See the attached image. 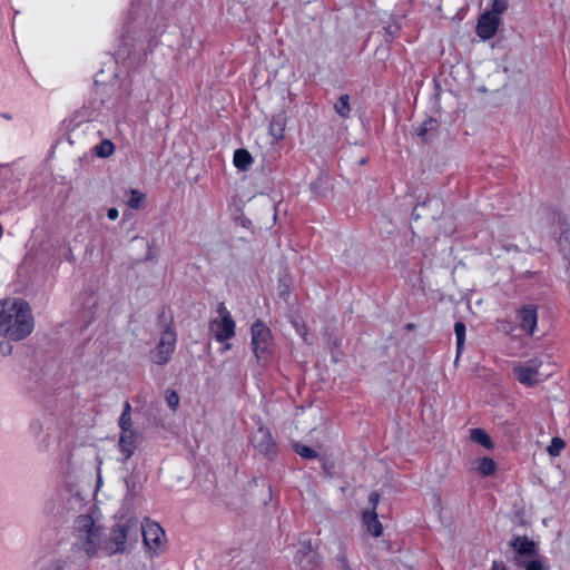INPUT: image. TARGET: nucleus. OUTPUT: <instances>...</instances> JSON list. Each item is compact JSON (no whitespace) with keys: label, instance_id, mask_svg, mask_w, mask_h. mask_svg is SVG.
I'll return each instance as SVG.
<instances>
[{"label":"nucleus","instance_id":"obj_1","mask_svg":"<svg viewBox=\"0 0 570 570\" xmlns=\"http://www.w3.org/2000/svg\"><path fill=\"white\" fill-rule=\"evenodd\" d=\"M35 328L29 304L21 298L0 301V335L19 342L28 337Z\"/></svg>","mask_w":570,"mask_h":570},{"label":"nucleus","instance_id":"obj_2","mask_svg":"<svg viewBox=\"0 0 570 570\" xmlns=\"http://www.w3.org/2000/svg\"><path fill=\"white\" fill-rule=\"evenodd\" d=\"M72 539L75 548L92 558L102 547L104 531L96 524L92 517L81 514L73 521Z\"/></svg>","mask_w":570,"mask_h":570},{"label":"nucleus","instance_id":"obj_3","mask_svg":"<svg viewBox=\"0 0 570 570\" xmlns=\"http://www.w3.org/2000/svg\"><path fill=\"white\" fill-rule=\"evenodd\" d=\"M543 360L534 356L527 361L512 363V373L517 381L524 386H534L550 376V373H542Z\"/></svg>","mask_w":570,"mask_h":570},{"label":"nucleus","instance_id":"obj_4","mask_svg":"<svg viewBox=\"0 0 570 570\" xmlns=\"http://www.w3.org/2000/svg\"><path fill=\"white\" fill-rule=\"evenodd\" d=\"M252 334V350L257 360L262 365H265L271 355L273 348V336L269 327L262 321H256L250 328Z\"/></svg>","mask_w":570,"mask_h":570},{"label":"nucleus","instance_id":"obj_5","mask_svg":"<svg viewBox=\"0 0 570 570\" xmlns=\"http://www.w3.org/2000/svg\"><path fill=\"white\" fill-rule=\"evenodd\" d=\"M176 333L171 325H167L160 334L159 342L151 353V360L155 364L165 365L171 358L176 348Z\"/></svg>","mask_w":570,"mask_h":570},{"label":"nucleus","instance_id":"obj_6","mask_svg":"<svg viewBox=\"0 0 570 570\" xmlns=\"http://www.w3.org/2000/svg\"><path fill=\"white\" fill-rule=\"evenodd\" d=\"M141 533L144 543L148 550L153 551L155 554H158L166 539L164 529L159 525V523L146 519L141 524Z\"/></svg>","mask_w":570,"mask_h":570},{"label":"nucleus","instance_id":"obj_7","mask_svg":"<svg viewBox=\"0 0 570 570\" xmlns=\"http://www.w3.org/2000/svg\"><path fill=\"white\" fill-rule=\"evenodd\" d=\"M236 324L233 318H213L209 322V332L217 342H226L234 337Z\"/></svg>","mask_w":570,"mask_h":570},{"label":"nucleus","instance_id":"obj_8","mask_svg":"<svg viewBox=\"0 0 570 570\" xmlns=\"http://www.w3.org/2000/svg\"><path fill=\"white\" fill-rule=\"evenodd\" d=\"M136 525L134 520H127L122 523H117L110 533V543L112 544L110 553H120L125 551V544L129 535L130 529Z\"/></svg>","mask_w":570,"mask_h":570},{"label":"nucleus","instance_id":"obj_9","mask_svg":"<svg viewBox=\"0 0 570 570\" xmlns=\"http://www.w3.org/2000/svg\"><path fill=\"white\" fill-rule=\"evenodd\" d=\"M517 316L521 330L532 336L538 328V307L533 304L523 305L517 311Z\"/></svg>","mask_w":570,"mask_h":570},{"label":"nucleus","instance_id":"obj_10","mask_svg":"<svg viewBox=\"0 0 570 570\" xmlns=\"http://www.w3.org/2000/svg\"><path fill=\"white\" fill-rule=\"evenodd\" d=\"M253 445L263 454L272 456L276 452V443L267 428L259 426L252 436Z\"/></svg>","mask_w":570,"mask_h":570},{"label":"nucleus","instance_id":"obj_11","mask_svg":"<svg viewBox=\"0 0 570 570\" xmlns=\"http://www.w3.org/2000/svg\"><path fill=\"white\" fill-rule=\"evenodd\" d=\"M500 23L501 18H497L487 11L483 12L476 23L478 37L483 41L491 39L497 33Z\"/></svg>","mask_w":570,"mask_h":570},{"label":"nucleus","instance_id":"obj_12","mask_svg":"<svg viewBox=\"0 0 570 570\" xmlns=\"http://www.w3.org/2000/svg\"><path fill=\"white\" fill-rule=\"evenodd\" d=\"M316 554L313 551V544L309 539H304L299 542V548L294 557L295 562L302 568L307 569L315 566Z\"/></svg>","mask_w":570,"mask_h":570},{"label":"nucleus","instance_id":"obj_13","mask_svg":"<svg viewBox=\"0 0 570 570\" xmlns=\"http://www.w3.org/2000/svg\"><path fill=\"white\" fill-rule=\"evenodd\" d=\"M129 26L126 29V32L121 36L120 43L118 45L115 56L117 60H126L131 57L134 53L137 45H134L131 42L135 41V38H132L130 35Z\"/></svg>","mask_w":570,"mask_h":570},{"label":"nucleus","instance_id":"obj_14","mask_svg":"<svg viewBox=\"0 0 570 570\" xmlns=\"http://www.w3.org/2000/svg\"><path fill=\"white\" fill-rule=\"evenodd\" d=\"M511 547L518 557L528 558L537 553L534 541L530 540L528 537H515L511 542Z\"/></svg>","mask_w":570,"mask_h":570},{"label":"nucleus","instance_id":"obj_15","mask_svg":"<svg viewBox=\"0 0 570 570\" xmlns=\"http://www.w3.org/2000/svg\"><path fill=\"white\" fill-rule=\"evenodd\" d=\"M362 521L371 535L379 538L382 534L383 527L375 511H364Z\"/></svg>","mask_w":570,"mask_h":570},{"label":"nucleus","instance_id":"obj_16","mask_svg":"<svg viewBox=\"0 0 570 570\" xmlns=\"http://www.w3.org/2000/svg\"><path fill=\"white\" fill-rule=\"evenodd\" d=\"M119 449L124 455L122 461H127L134 454L136 449L135 432H124L120 434Z\"/></svg>","mask_w":570,"mask_h":570},{"label":"nucleus","instance_id":"obj_17","mask_svg":"<svg viewBox=\"0 0 570 570\" xmlns=\"http://www.w3.org/2000/svg\"><path fill=\"white\" fill-rule=\"evenodd\" d=\"M233 163L237 169L245 171L253 163V157L248 150L240 148L235 150Z\"/></svg>","mask_w":570,"mask_h":570},{"label":"nucleus","instance_id":"obj_18","mask_svg":"<svg viewBox=\"0 0 570 570\" xmlns=\"http://www.w3.org/2000/svg\"><path fill=\"white\" fill-rule=\"evenodd\" d=\"M286 121L283 116L273 117L269 122V134L275 140L284 138Z\"/></svg>","mask_w":570,"mask_h":570},{"label":"nucleus","instance_id":"obj_19","mask_svg":"<svg viewBox=\"0 0 570 570\" xmlns=\"http://www.w3.org/2000/svg\"><path fill=\"white\" fill-rule=\"evenodd\" d=\"M470 439L490 450L493 448V443L489 436V434L483 429H471L470 430Z\"/></svg>","mask_w":570,"mask_h":570},{"label":"nucleus","instance_id":"obj_20","mask_svg":"<svg viewBox=\"0 0 570 570\" xmlns=\"http://www.w3.org/2000/svg\"><path fill=\"white\" fill-rule=\"evenodd\" d=\"M476 469L481 476H490L495 472L497 464L490 456H483L478 460Z\"/></svg>","mask_w":570,"mask_h":570},{"label":"nucleus","instance_id":"obj_21","mask_svg":"<svg viewBox=\"0 0 570 570\" xmlns=\"http://www.w3.org/2000/svg\"><path fill=\"white\" fill-rule=\"evenodd\" d=\"M119 428L121 429V433L124 432H134L132 430V420H131V406L128 401L125 402L124 412L119 417Z\"/></svg>","mask_w":570,"mask_h":570},{"label":"nucleus","instance_id":"obj_22","mask_svg":"<svg viewBox=\"0 0 570 570\" xmlns=\"http://www.w3.org/2000/svg\"><path fill=\"white\" fill-rule=\"evenodd\" d=\"M334 109L337 115L343 118L348 117L351 107H350V97L347 95H342L334 105Z\"/></svg>","mask_w":570,"mask_h":570},{"label":"nucleus","instance_id":"obj_23","mask_svg":"<svg viewBox=\"0 0 570 570\" xmlns=\"http://www.w3.org/2000/svg\"><path fill=\"white\" fill-rule=\"evenodd\" d=\"M95 150L98 157L107 158L114 154L115 145L112 141L105 139L96 146Z\"/></svg>","mask_w":570,"mask_h":570},{"label":"nucleus","instance_id":"obj_24","mask_svg":"<svg viewBox=\"0 0 570 570\" xmlns=\"http://www.w3.org/2000/svg\"><path fill=\"white\" fill-rule=\"evenodd\" d=\"M145 198L146 196L144 193L137 189H131L127 199V205L132 209H139L142 206Z\"/></svg>","mask_w":570,"mask_h":570},{"label":"nucleus","instance_id":"obj_25","mask_svg":"<svg viewBox=\"0 0 570 570\" xmlns=\"http://www.w3.org/2000/svg\"><path fill=\"white\" fill-rule=\"evenodd\" d=\"M454 333L456 336V357H459L465 341V325L463 322H456L454 324Z\"/></svg>","mask_w":570,"mask_h":570},{"label":"nucleus","instance_id":"obj_26","mask_svg":"<svg viewBox=\"0 0 570 570\" xmlns=\"http://www.w3.org/2000/svg\"><path fill=\"white\" fill-rule=\"evenodd\" d=\"M436 127V120L433 118H429L428 120L423 121L416 129V135L422 138V140H426V135L430 130L434 129Z\"/></svg>","mask_w":570,"mask_h":570},{"label":"nucleus","instance_id":"obj_27","mask_svg":"<svg viewBox=\"0 0 570 570\" xmlns=\"http://www.w3.org/2000/svg\"><path fill=\"white\" fill-rule=\"evenodd\" d=\"M294 451L299 455L302 456L303 459H314L317 456V452L311 448V446H307L305 444H301V443H295L294 444Z\"/></svg>","mask_w":570,"mask_h":570},{"label":"nucleus","instance_id":"obj_28","mask_svg":"<svg viewBox=\"0 0 570 570\" xmlns=\"http://www.w3.org/2000/svg\"><path fill=\"white\" fill-rule=\"evenodd\" d=\"M508 9V0H492L491 9L487 10L488 13L500 18V16Z\"/></svg>","mask_w":570,"mask_h":570},{"label":"nucleus","instance_id":"obj_29","mask_svg":"<svg viewBox=\"0 0 570 570\" xmlns=\"http://www.w3.org/2000/svg\"><path fill=\"white\" fill-rule=\"evenodd\" d=\"M566 446L564 441L561 438H552L550 445L548 446V453L551 456L560 455L562 449Z\"/></svg>","mask_w":570,"mask_h":570},{"label":"nucleus","instance_id":"obj_30","mask_svg":"<svg viewBox=\"0 0 570 570\" xmlns=\"http://www.w3.org/2000/svg\"><path fill=\"white\" fill-rule=\"evenodd\" d=\"M519 566H522L524 570H543L542 563L539 559H531L528 561H518Z\"/></svg>","mask_w":570,"mask_h":570},{"label":"nucleus","instance_id":"obj_31","mask_svg":"<svg viewBox=\"0 0 570 570\" xmlns=\"http://www.w3.org/2000/svg\"><path fill=\"white\" fill-rule=\"evenodd\" d=\"M166 401L168 406L175 411L179 403V396L175 391H167Z\"/></svg>","mask_w":570,"mask_h":570},{"label":"nucleus","instance_id":"obj_32","mask_svg":"<svg viewBox=\"0 0 570 570\" xmlns=\"http://www.w3.org/2000/svg\"><path fill=\"white\" fill-rule=\"evenodd\" d=\"M12 345L8 341L0 340V355L8 356L12 353Z\"/></svg>","mask_w":570,"mask_h":570},{"label":"nucleus","instance_id":"obj_33","mask_svg":"<svg viewBox=\"0 0 570 570\" xmlns=\"http://www.w3.org/2000/svg\"><path fill=\"white\" fill-rule=\"evenodd\" d=\"M217 314H218L217 318H224V317L233 318L232 314L229 313V311L227 309V307H226V305L224 303H219L218 304V306H217Z\"/></svg>","mask_w":570,"mask_h":570},{"label":"nucleus","instance_id":"obj_34","mask_svg":"<svg viewBox=\"0 0 570 570\" xmlns=\"http://www.w3.org/2000/svg\"><path fill=\"white\" fill-rule=\"evenodd\" d=\"M62 258L66 262H69V263H73L75 262V256H73V253H72V248L70 247L69 244H67V246H66V249H65Z\"/></svg>","mask_w":570,"mask_h":570},{"label":"nucleus","instance_id":"obj_35","mask_svg":"<svg viewBox=\"0 0 570 570\" xmlns=\"http://www.w3.org/2000/svg\"><path fill=\"white\" fill-rule=\"evenodd\" d=\"M55 507H56V502L53 500H48V501H46V503L43 505V512L46 514H51L55 511Z\"/></svg>","mask_w":570,"mask_h":570},{"label":"nucleus","instance_id":"obj_36","mask_svg":"<svg viewBox=\"0 0 570 570\" xmlns=\"http://www.w3.org/2000/svg\"><path fill=\"white\" fill-rule=\"evenodd\" d=\"M118 216H119V212H118V209H117V208H114V207H112V208H109V209L107 210V217H108L110 220H115V219H117V218H118Z\"/></svg>","mask_w":570,"mask_h":570},{"label":"nucleus","instance_id":"obj_37","mask_svg":"<svg viewBox=\"0 0 570 570\" xmlns=\"http://www.w3.org/2000/svg\"><path fill=\"white\" fill-rule=\"evenodd\" d=\"M379 494L373 492L370 494V503L372 504L373 509L371 511H375L376 504L379 502Z\"/></svg>","mask_w":570,"mask_h":570},{"label":"nucleus","instance_id":"obj_38","mask_svg":"<svg viewBox=\"0 0 570 570\" xmlns=\"http://www.w3.org/2000/svg\"><path fill=\"white\" fill-rule=\"evenodd\" d=\"M337 560H338V562L341 563V566H342V568L344 570H351L348 564H347V560H346V558L344 556L338 557Z\"/></svg>","mask_w":570,"mask_h":570},{"label":"nucleus","instance_id":"obj_39","mask_svg":"<svg viewBox=\"0 0 570 570\" xmlns=\"http://www.w3.org/2000/svg\"><path fill=\"white\" fill-rule=\"evenodd\" d=\"M492 570H505L503 562L494 561L492 564Z\"/></svg>","mask_w":570,"mask_h":570},{"label":"nucleus","instance_id":"obj_40","mask_svg":"<svg viewBox=\"0 0 570 570\" xmlns=\"http://www.w3.org/2000/svg\"><path fill=\"white\" fill-rule=\"evenodd\" d=\"M156 45H157V42L156 41L154 42L153 38H149L147 49H150L153 46H156Z\"/></svg>","mask_w":570,"mask_h":570},{"label":"nucleus","instance_id":"obj_41","mask_svg":"<svg viewBox=\"0 0 570 570\" xmlns=\"http://www.w3.org/2000/svg\"><path fill=\"white\" fill-rule=\"evenodd\" d=\"M230 348V344L229 343H226L223 347V351H228Z\"/></svg>","mask_w":570,"mask_h":570},{"label":"nucleus","instance_id":"obj_42","mask_svg":"<svg viewBox=\"0 0 570 570\" xmlns=\"http://www.w3.org/2000/svg\"><path fill=\"white\" fill-rule=\"evenodd\" d=\"M301 335L303 337V341H306V333H302Z\"/></svg>","mask_w":570,"mask_h":570},{"label":"nucleus","instance_id":"obj_43","mask_svg":"<svg viewBox=\"0 0 570 570\" xmlns=\"http://www.w3.org/2000/svg\"><path fill=\"white\" fill-rule=\"evenodd\" d=\"M141 48L144 49V51H146V48L142 45ZM144 56H147V52H144Z\"/></svg>","mask_w":570,"mask_h":570}]
</instances>
